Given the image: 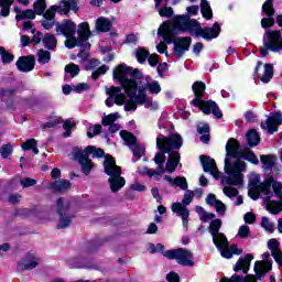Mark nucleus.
Wrapping results in <instances>:
<instances>
[{
	"label": "nucleus",
	"mask_w": 282,
	"mask_h": 282,
	"mask_svg": "<svg viewBox=\"0 0 282 282\" xmlns=\"http://www.w3.org/2000/svg\"><path fill=\"white\" fill-rule=\"evenodd\" d=\"M75 2V0H62L59 4H52L44 13L43 19L41 21V24L43 29L50 30L53 29L56 20V11L61 13L62 15H67L69 13V9L72 4Z\"/></svg>",
	"instance_id": "obj_11"
},
{
	"label": "nucleus",
	"mask_w": 282,
	"mask_h": 282,
	"mask_svg": "<svg viewBox=\"0 0 282 282\" xmlns=\"http://www.w3.org/2000/svg\"><path fill=\"white\" fill-rule=\"evenodd\" d=\"M206 204L208 206H214V208L217 209V197H216V195L214 193H209V195H207Z\"/></svg>",
	"instance_id": "obj_61"
},
{
	"label": "nucleus",
	"mask_w": 282,
	"mask_h": 282,
	"mask_svg": "<svg viewBox=\"0 0 282 282\" xmlns=\"http://www.w3.org/2000/svg\"><path fill=\"white\" fill-rule=\"evenodd\" d=\"M32 33H33L32 42L34 44H41V42L44 44V33H42L41 31L36 32V29H32Z\"/></svg>",
	"instance_id": "obj_53"
},
{
	"label": "nucleus",
	"mask_w": 282,
	"mask_h": 282,
	"mask_svg": "<svg viewBox=\"0 0 282 282\" xmlns=\"http://www.w3.org/2000/svg\"><path fill=\"white\" fill-rule=\"evenodd\" d=\"M89 147H86V149H74L73 151V155L75 158V160H77L82 166V172L84 173V175H89L93 166H94V162H91V160L89 159V155L93 154L91 152L87 151Z\"/></svg>",
	"instance_id": "obj_15"
},
{
	"label": "nucleus",
	"mask_w": 282,
	"mask_h": 282,
	"mask_svg": "<svg viewBox=\"0 0 282 282\" xmlns=\"http://www.w3.org/2000/svg\"><path fill=\"white\" fill-rule=\"evenodd\" d=\"M101 129H102L101 124H91L90 127H88V130H87L88 138H94V135H98Z\"/></svg>",
	"instance_id": "obj_52"
},
{
	"label": "nucleus",
	"mask_w": 282,
	"mask_h": 282,
	"mask_svg": "<svg viewBox=\"0 0 282 282\" xmlns=\"http://www.w3.org/2000/svg\"><path fill=\"white\" fill-rule=\"evenodd\" d=\"M195 99H193L192 105L199 107L204 113H214L216 118H223V111L216 101H203V96L206 91V84L204 82H195L192 86Z\"/></svg>",
	"instance_id": "obj_10"
},
{
	"label": "nucleus",
	"mask_w": 282,
	"mask_h": 282,
	"mask_svg": "<svg viewBox=\"0 0 282 282\" xmlns=\"http://www.w3.org/2000/svg\"><path fill=\"white\" fill-rule=\"evenodd\" d=\"M246 138H247V143L250 147H257V144H259V142L261 141V138L257 129H250L249 131H247Z\"/></svg>",
	"instance_id": "obj_38"
},
{
	"label": "nucleus",
	"mask_w": 282,
	"mask_h": 282,
	"mask_svg": "<svg viewBox=\"0 0 282 282\" xmlns=\"http://www.w3.org/2000/svg\"><path fill=\"white\" fill-rule=\"evenodd\" d=\"M167 26H175V17L173 19V22H163V24L160 26V29L158 30V35H161V37H163L164 42H160V44L156 45V50L159 53H165L167 51V46L166 44H173V42H169L167 40H165L164 35L166 33V29Z\"/></svg>",
	"instance_id": "obj_24"
},
{
	"label": "nucleus",
	"mask_w": 282,
	"mask_h": 282,
	"mask_svg": "<svg viewBox=\"0 0 282 282\" xmlns=\"http://www.w3.org/2000/svg\"><path fill=\"white\" fill-rule=\"evenodd\" d=\"M122 140L130 147L132 154L137 160H140L145 153V147L137 143V137L130 131L122 130L120 131Z\"/></svg>",
	"instance_id": "obj_16"
},
{
	"label": "nucleus",
	"mask_w": 282,
	"mask_h": 282,
	"mask_svg": "<svg viewBox=\"0 0 282 282\" xmlns=\"http://www.w3.org/2000/svg\"><path fill=\"white\" fill-rule=\"evenodd\" d=\"M12 153H13V147L10 143L2 144V147L0 148V154L3 159L9 158L10 155H12Z\"/></svg>",
	"instance_id": "obj_51"
},
{
	"label": "nucleus",
	"mask_w": 282,
	"mask_h": 282,
	"mask_svg": "<svg viewBox=\"0 0 282 282\" xmlns=\"http://www.w3.org/2000/svg\"><path fill=\"white\" fill-rule=\"evenodd\" d=\"M163 257L166 259H175L176 263L178 265L184 267H194V256L192 251H188V249H166V251H163Z\"/></svg>",
	"instance_id": "obj_14"
},
{
	"label": "nucleus",
	"mask_w": 282,
	"mask_h": 282,
	"mask_svg": "<svg viewBox=\"0 0 282 282\" xmlns=\"http://www.w3.org/2000/svg\"><path fill=\"white\" fill-rule=\"evenodd\" d=\"M43 45L48 50V53L50 51H54V48L57 46L56 36L52 33H46V35H43Z\"/></svg>",
	"instance_id": "obj_37"
},
{
	"label": "nucleus",
	"mask_w": 282,
	"mask_h": 282,
	"mask_svg": "<svg viewBox=\"0 0 282 282\" xmlns=\"http://www.w3.org/2000/svg\"><path fill=\"white\" fill-rule=\"evenodd\" d=\"M145 89L149 90L151 94H160V91L162 90L161 84L155 79H152V77L150 76L145 77Z\"/></svg>",
	"instance_id": "obj_36"
},
{
	"label": "nucleus",
	"mask_w": 282,
	"mask_h": 282,
	"mask_svg": "<svg viewBox=\"0 0 282 282\" xmlns=\"http://www.w3.org/2000/svg\"><path fill=\"white\" fill-rule=\"evenodd\" d=\"M51 59H52V55H51L50 51H44L43 48L37 51L39 64H42V65L48 64L51 62Z\"/></svg>",
	"instance_id": "obj_45"
},
{
	"label": "nucleus",
	"mask_w": 282,
	"mask_h": 282,
	"mask_svg": "<svg viewBox=\"0 0 282 282\" xmlns=\"http://www.w3.org/2000/svg\"><path fill=\"white\" fill-rule=\"evenodd\" d=\"M112 22L109 18H105L101 15L100 18H97L95 28L98 33H108L112 29Z\"/></svg>",
	"instance_id": "obj_32"
},
{
	"label": "nucleus",
	"mask_w": 282,
	"mask_h": 282,
	"mask_svg": "<svg viewBox=\"0 0 282 282\" xmlns=\"http://www.w3.org/2000/svg\"><path fill=\"white\" fill-rule=\"evenodd\" d=\"M34 13L37 15H44L46 9V1L45 0H36L33 4Z\"/></svg>",
	"instance_id": "obj_47"
},
{
	"label": "nucleus",
	"mask_w": 282,
	"mask_h": 282,
	"mask_svg": "<svg viewBox=\"0 0 282 282\" xmlns=\"http://www.w3.org/2000/svg\"><path fill=\"white\" fill-rule=\"evenodd\" d=\"M17 11V15L15 19L17 20H34V18H36L35 11H33V9H26L25 11H19L18 8H15Z\"/></svg>",
	"instance_id": "obj_41"
},
{
	"label": "nucleus",
	"mask_w": 282,
	"mask_h": 282,
	"mask_svg": "<svg viewBox=\"0 0 282 282\" xmlns=\"http://www.w3.org/2000/svg\"><path fill=\"white\" fill-rule=\"evenodd\" d=\"M240 144L236 138H229L226 144L225 172L232 177H242V173L247 169L246 162L235 160L232 163L230 158H239Z\"/></svg>",
	"instance_id": "obj_8"
},
{
	"label": "nucleus",
	"mask_w": 282,
	"mask_h": 282,
	"mask_svg": "<svg viewBox=\"0 0 282 282\" xmlns=\"http://www.w3.org/2000/svg\"><path fill=\"white\" fill-rule=\"evenodd\" d=\"M268 249L270 250L275 263H278V265H282V249L280 241H278V239H270L268 241Z\"/></svg>",
	"instance_id": "obj_26"
},
{
	"label": "nucleus",
	"mask_w": 282,
	"mask_h": 282,
	"mask_svg": "<svg viewBox=\"0 0 282 282\" xmlns=\"http://www.w3.org/2000/svg\"><path fill=\"white\" fill-rule=\"evenodd\" d=\"M57 206V215L59 217V223L57 224L58 229L68 228L75 217V213H73L70 208L69 199L65 197H59L56 202Z\"/></svg>",
	"instance_id": "obj_13"
},
{
	"label": "nucleus",
	"mask_w": 282,
	"mask_h": 282,
	"mask_svg": "<svg viewBox=\"0 0 282 282\" xmlns=\"http://www.w3.org/2000/svg\"><path fill=\"white\" fill-rule=\"evenodd\" d=\"M104 169L105 173L109 175V177H121L122 169L118 166L116 160L111 155H106L104 160Z\"/></svg>",
	"instance_id": "obj_22"
},
{
	"label": "nucleus",
	"mask_w": 282,
	"mask_h": 282,
	"mask_svg": "<svg viewBox=\"0 0 282 282\" xmlns=\"http://www.w3.org/2000/svg\"><path fill=\"white\" fill-rule=\"evenodd\" d=\"M166 280L169 282H180V274L175 271H170V273L166 275Z\"/></svg>",
	"instance_id": "obj_63"
},
{
	"label": "nucleus",
	"mask_w": 282,
	"mask_h": 282,
	"mask_svg": "<svg viewBox=\"0 0 282 282\" xmlns=\"http://www.w3.org/2000/svg\"><path fill=\"white\" fill-rule=\"evenodd\" d=\"M68 265L74 267V268H93L94 267V262H91V260H89V258H83V256H78V258H69L68 259Z\"/></svg>",
	"instance_id": "obj_33"
},
{
	"label": "nucleus",
	"mask_w": 282,
	"mask_h": 282,
	"mask_svg": "<svg viewBox=\"0 0 282 282\" xmlns=\"http://www.w3.org/2000/svg\"><path fill=\"white\" fill-rule=\"evenodd\" d=\"M243 177H223L221 185L227 197H237L238 191L235 186H242Z\"/></svg>",
	"instance_id": "obj_17"
},
{
	"label": "nucleus",
	"mask_w": 282,
	"mask_h": 282,
	"mask_svg": "<svg viewBox=\"0 0 282 282\" xmlns=\"http://www.w3.org/2000/svg\"><path fill=\"white\" fill-rule=\"evenodd\" d=\"M80 73L79 66L77 64H67L65 66V78L66 79H74V77H77Z\"/></svg>",
	"instance_id": "obj_39"
},
{
	"label": "nucleus",
	"mask_w": 282,
	"mask_h": 282,
	"mask_svg": "<svg viewBox=\"0 0 282 282\" xmlns=\"http://www.w3.org/2000/svg\"><path fill=\"white\" fill-rule=\"evenodd\" d=\"M200 11H202L203 18H206L207 20H212L213 9L208 0H200Z\"/></svg>",
	"instance_id": "obj_42"
},
{
	"label": "nucleus",
	"mask_w": 282,
	"mask_h": 282,
	"mask_svg": "<svg viewBox=\"0 0 282 282\" xmlns=\"http://www.w3.org/2000/svg\"><path fill=\"white\" fill-rule=\"evenodd\" d=\"M75 122H73V120H65L64 122V129H65V132H64V135L65 138H68L72 133V128L74 127Z\"/></svg>",
	"instance_id": "obj_58"
},
{
	"label": "nucleus",
	"mask_w": 282,
	"mask_h": 282,
	"mask_svg": "<svg viewBox=\"0 0 282 282\" xmlns=\"http://www.w3.org/2000/svg\"><path fill=\"white\" fill-rule=\"evenodd\" d=\"M258 191L263 193L267 197H273L274 193L276 197L280 198L279 202L273 199L267 202V210H269L271 215H279L282 212V183L276 182L274 177H267L264 182L258 185Z\"/></svg>",
	"instance_id": "obj_9"
},
{
	"label": "nucleus",
	"mask_w": 282,
	"mask_h": 282,
	"mask_svg": "<svg viewBox=\"0 0 282 282\" xmlns=\"http://www.w3.org/2000/svg\"><path fill=\"white\" fill-rule=\"evenodd\" d=\"M184 144L183 137L180 133H171V135H164L160 133L156 138V147L159 152L155 154L154 162L158 164V169H148L143 166L139 169L140 175H162V173H174L177 169L181 160V153L177 151L182 149Z\"/></svg>",
	"instance_id": "obj_1"
},
{
	"label": "nucleus",
	"mask_w": 282,
	"mask_h": 282,
	"mask_svg": "<svg viewBox=\"0 0 282 282\" xmlns=\"http://www.w3.org/2000/svg\"><path fill=\"white\" fill-rule=\"evenodd\" d=\"M261 227L267 231V232H274L275 231V226L272 221H270L269 217H262L261 219Z\"/></svg>",
	"instance_id": "obj_48"
},
{
	"label": "nucleus",
	"mask_w": 282,
	"mask_h": 282,
	"mask_svg": "<svg viewBox=\"0 0 282 282\" xmlns=\"http://www.w3.org/2000/svg\"><path fill=\"white\" fill-rule=\"evenodd\" d=\"M262 66V62H258L257 66H256V75H258L259 79L263 83V84H269L274 75V68L272 64H265L264 65V70H263V75L259 74V69Z\"/></svg>",
	"instance_id": "obj_27"
},
{
	"label": "nucleus",
	"mask_w": 282,
	"mask_h": 282,
	"mask_svg": "<svg viewBox=\"0 0 282 282\" xmlns=\"http://www.w3.org/2000/svg\"><path fill=\"white\" fill-rule=\"evenodd\" d=\"M163 1H164V7L160 9ZM155 9H159V13L162 18H171V15H173L174 13L172 7H169L167 0H155Z\"/></svg>",
	"instance_id": "obj_34"
},
{
	"label": "nucleus",
	"mask_w": 282,
	"mask_h": 282,
	"mask_svg": "<svg viewBox=\"0 0 282 282\" xmlns=\"http://www.w3.org/2000/svg\"><path fill=\"white\" fill-rule=\"evenodd\" d=\"M238 237L248 239V237H250V226H240L238 229Z\"/></svg>",
	"instance_id": "obj_54"
},
{
	"label": "nucleus",
	"mask_w": 282,
	"mask_h": 282,
	"mask_svg": "<svg viewBox=\"0 0 282 282\" xmlns=\"http://www.w3.org/2000/svg\"><path fill=\"white\" fill-rule=\"evenodd\" d=\"M87 151L91 153L93 158H102L105 155L104 149H97L96 147H88Z\"/></svg>",
	"instance_id": "obj_56"
},
{
	"label": "nucleus",
	"mask_w": 282,
	"mask_h": 282,
	"mask_svg": "<svg viewBox=\"0 0 282 282\" xmlns=\"http://www.w3.org/2000/svg\"><path fill=\"white\" fill-rule=\"evenodd\" d=\"M17 67L21 73H31V70H34V55H30L29 57H20L17 62Z\"/></svg>",
	"instance_id": "obj_28"
},
{
	"label": "nucleus",
	"mask_w": 282,
	"mask_h": 282,
	"mask_svg": "<svg viewBox=\"0 0 282 282\" xmlns=\"http://www.w3.org/2000/svg\"><path fill=\"white\" fill-rule=\"evenodd\" d=\"M119 117H120V113L119 112H115V113H108V116H105L102 118V124L104 126L109 124V132L110 133H116L117 131H119V129H121V124L116 122V120Z\"/></svg>",
	"instance_id": "obj_30"
},
{
	"label": "nucleus",
	"mask_w": 282,
	"mask_h": 282,
	"mask_svg": "<svg viewBox=\"0 0 282 282\" xmlns=\"http://www.w3.org/2000/svg\"><path fill=\"white\" fill-rule=\"evenodd\" d=\"M45 188L53 191V193H63L70 188V182H68V180H56L55 182H48V184L45 185Z\"/></svg>",
	"instance_id": "obj_31"
},
{
	"label": "nucleus",
	"mask_w": 282,
	"mask_h": 282,
	"mask_svg": "<svg viewBox=\"0 0 282 282\" xmlns=\"http://www.w3.org/2000/svg\"><path fill=\"white\" fill-rule=\"evenodd\" d=\"M197 131L202 135H204L206 132L210 131V127H209L208 122H199L197 124Z\"/></svg>",
	"instance_id": "obj_60"
},
{
	"label": "nucleus",
	"mask_w": 282,
	"mask_h": 282,
	"mask_svg": "<svg viewBox=\"0 0 282 282\" xmlns=\"http://www.w3.org/2000/svg\"><path fill=\"white\" fill-rule=\"evenodd\" d=\"M22 149L24 151H29L30 149H32L33 153H35V154H37L40 152V150L37 148V140H35V138H30L25 142H23Z\"/></svg>",
	"instance_id": "obj_44"
},
{
	"label": "nucleus",
	"mask_w": 282,
	"mask_h": 282,
	"mask_svg": "<svg viewBox=\"0 0 282 282\" xmlns=\"http://www.w3.org/2000/svg\"><path fill=\"white\" fill-rule=\"evenodd\" d=\"M110 188L113 193L120 191L126 185L124 177H109Z\"/></svg>",
	"instance_id": "obj_40"
},
{
	"label": "nucleus",
	"mask_w": 282,
	"mask_h": 282,
	"mask_svg": "<svg viewBox=\"0 0 282 282\" xmlns=\"http://www.w3.org/2000/svg\"><path fill=\"white\" fill-rule=\"evenodd\" d=\"M252 259H254V256H252V253H247L245 258H239L234 267L235 271H240L242 269L246 275L234 273L230 278H223L221 282H258V280H262V278H264V275H267L273 268V260L270 251H264L262 260H257L254 263L256 275L248 273Z\"/></svg>",
	"instance_id": "obj_4"
},
{
	"label": "nucleus",
	"mask_w": 282,
	"mask_h": 282,
	"mask_svg": "<svg viewBox=\"0 0 282 282\" xmlns=\"http://www.w3.org/2000/svg\"><path fill=\"white\" fill-rule=\"evenodd\" d=\"M109 97L106 99V105L108 107H113L116 105H124L126 102V95L122 93V86L119 88L112 87L108 90Z\"/></svg>",
	"instance_id": "obj_23"
},
{
	"label": "nucleus",
	"mask_w": 282,
	"mask_h": 282,
	"mask_svg": "<svg viewBox=\"0 0 282 282\" xmlns=\"http://www.w3.org/2000/svg\"><path fill=\"white\" fill-rule=\"evenodd\" d=\"M262 13H265L267 18H262L261 20V26L262 29H270L271 26H274L275 20L273 18L275 13L273 0H265V2L262 4Z\"/></svg>",
	"instance_id": "obj_19"
},
{
	"label": "nucleus",
	"mask_w": 282,
	"mask_h": 282,
	"mask_svg": "<svg viewBox=\"0 0 282 282\" xmlns=\"http://www.w3.org/2000/svg\"><path fill=\"white\" fill-rule=\"evenodd\" d=\"M226 210H227V206L226 204H224V202H221L220 199L216 198V213L218 215H226Z\"/></svg>",
	"instance_id": "obj_55"
},
{
	"label": "nucleus",
	"mask_w": 282,
	"mask_h": 282,
	"mask_svg": "<svg viewBox=\"0 0 282 282\" xmlns=\"http://www.w3.org/2000/svg\"><path fill=\"white\" fill-rule=\"evenodd\" d=\"M166 181L171 186H178L182 191H185L182 202L172 204V213H175L177 217H181L183 227L188 229L191 215L188 206L192 204L195 193L194 191H188V182L186 177H166Z\"/></svg>",
	"instance_id": "obj_7"
},
{
	"label": "nucleus",
	"mask_w": 282,
	"mask_h": 282,
	"mask_svg": "<svg viewBox=\"0 0 282 282\" xmlns=\"http://www.w3.org/2000/svg\"><path fill=\"white\" fill-rule=\"evenodd\" d=\"M0 56H1L3 64H10L14 59V55H12V53H9L8 51H6V48H3L2 46H0Z\"/></svg>",
	"instance_id": "obj_49"
},
{
	"label": "nucleus",
	"mask_w": 282,
	"mask_h": 282,
	"mask_svg": "<svg viewBox=\"0 0 282 282\" xmlns=\"http://www.w3.org/2000/svg\"><path fill=\"white\" fill-rule=\"evenodd\" d=\"M14 0H0V15L7 18L10 15V9L13 4Z\"/></svg>",
	"instance_id": "obj_43"
},
{
	"label": "nucleus",
	"mask_w": 282,
	"mask_h": 282,
	"mask_svg": "<svg viewBox=\"0 0 282 282\" xmlns=\"http://www.w3.org/2000/svg\"><path fill=\"white\" fill-rule=\"evenodd\" d=\"M172 42L174 45V55L177 59H181L192 46V37H176V35H174Z\"/></svg>",
	"instance_id": "obj_18"
},
{
	"label": "nucleus",
	"mask_w": 282,
	"mask_h": 282,
	"mask_svg": "<svg viewBox=\"0 0 282 282\" xmlns=\"http://www.w3.org/2000/svg\"><path fill=\"white\" fill-rule=\"evenodd\" d=\"M256 220H257V217H256V215H253V213H246V215H245L246 224H254Z\"/></svg>",
	"instance_id": "obj_64"
},
{
	"label": "nucleus",
	"mask_w": 282,
	"mask_h": 282,
	"mask_svg": "<svg viewBox=\"0 0 282 282\" xmlns=\"http://www.w3.org/2000/svg\"><path fill=\"white\" fill-rule=\"evenodd\" d=\"M135 101L139 105H144L148 109H159L158 101H151L147 95V86L138 89V97H135Z\"/></svg>",
	"instance_id": "obj_25"
},
{
	"label": "nucleus",
	"mask_w": 282,
	"mask_h": 282,
	"mask_svg": "<svg viewBox=\"0 0 282 282\" xmlns=\"http://www.w3.org/2000/svg\"><path fill=\"white\" fill-rule=\"evenodd\" d=\"M128 75H131L134 79H142L143 75L138 68H134L133 70L130 66L124 65L117 66L113 70V79H117L120 83L129 97L128 100L126 97L124 109L126 111H132L140 105L135 99V96H139V93L137 82H134V79H129Z\"/></svg>",
	"instance_id": "obj_6"
},
{
	"label": "nucleus",
	"mask_w": 282,
	"mask_h": 282,
	"mask_svg": "<svg viewBox=\"0 0 282 282\" xmlns=\"http://www.w3.org/2000/svg\"><path fill=\"white\" fill-rule=\"evenodd\" d=\"M261 162L267 173L273 171L276 166V158L274 155H261Z\"/></svg>",
	"instance_id": "obj_35"
},
{
	"label": "nucleus",
	"mask_w": 282,
	"mask_h": 282,
	"mask_svg": "<svg viewBox=\"0 0 282 282\" xmlns=\"http://www.w3.org/2000/svg\"><path fill=\"white\" fill-rule=\"evenodd\" d=\"M75 122H73V120H65L64 122V129H65V132H64V135L65 138H68L72 133V128L74 127Z\"/></svg>",
	"instance_id": "obj_57"
},
{
	"label": "nucleus",
	"mask_w": 282,
	"mask_h": 282,
	"mask_svg": "<svg viewBox=\"0 0 282 282\" xmlns=\"http://www.w3.org/2000/svg\"><path fill=\"white\" fill-rule=\"evenodd\" d=\"M282 122V112L281 111H273L261 122V128L265 129L268 133H274L279 130V124Z\"/></svg>",
	"instance_id": "obj_21"
},
{
	"label": "nucleus",
	"mask_w": 282,
	"mask_h": 282,
	"mask_svg": "<svg viewBox=\"0 0 282 282\" xmlns=\"http://www.w3.org/2000/svg\"><path fill=\"white\" fill-rule=\"evenodd\" d=\"M149 53L148 51H145V48H138L135 56H137V61L139 62V64H144V62H147L148 57H149Z\"/></svg>",
	"instance_id": "obj_50"
},
{
	"label": "nucleus",
	"mask_w": 282,
	"mask_h": 282,
	"mask_svg": "<svg viewBox=\"0 0 282 282\" xmlns=\"http://www.w3.org/2000/svg\"><path fill=\"white\" fill-rule=\"evenodd\" d=\"M40 258L36 256V253H26L25 258H22L20 260L18 267L19 269L25 270V269H35V267L40 263Z\"/></svg>",
	"instance_id": "obj_29"
},
{
	"label": "nucleus",
	"mask_w": 282,
	"mask_h": 282,
	"mask_svg": "<svg viewBox=\"0 0 282 282\" xmlns=\"http://www.w3.org/2000/svg\"><path fill=\"white\" fill-rule=\"evenodd\" d=\"M269 51L272 53H281L282 51V34L281 31H265L263 35V46L260 48L262 57L269 55Z\"/></svg>",
	"instance_id": "obj_12"
},
{
	"label": "nucleus",
	"mask_w": 282,
	"mask_h": 282,
	"mask_svg": "<svg viewBox=\"0 0 282 282\" xmlns=\"http://www.w3.org/2000/svg\"><path fill=\"white\" fill-rule=\"evenodd\" d=\"M186 14L175 15L174 26H166L164 39L167 42H173V37L177 35V31L191 33V35H196V37H203L204 40H207V42L219 37L221 31L219 22H215L214 26H205V29H202L198 20H193L191 18V15H197L199 11L198 4L186 7Z\"/></svg>",
	"instance_id": "obj_2"
},
{
	"label": "nucleus",
	"mask_w": 282,
	"mask_h": 282,
	"mask_svg": "<svg viewBox=\"0 0 282 282\" xmlns=\"http://www.w3.org/2000/svg\"><path fill=\"white\" fill-rule=\"evenodd\" d=\"M240 153L245 158V160H249V162H252V164H259V158H257L251 149H243L240 151Z\"/></svg>",
	"instance_id": "obj_46"
},
{
	"label": "nucleus",
	"mask_w": 282,
	"mask_h": 282,
	"mask_svg": "<svg viewBox=\"0 0 282 282\" xmlns=\"http://www.w3.org/2000/svg\"><path fill=\"white\" fill-rule=\"evenodd\" d=\"M89 84H76L75 86H73V91H77L78 94H80V91H87L89 90Z\"/></svg>",
	"instance_id": "obj_62"
},
{
	"label": "nucleus",
	"mask_w": 282,
	"mask_h": 282,
	"mask_svg": "<svg viewBox=\"0 0 282 282\" xmlns=\"http://www.w3.org/2000/svg\"><path fill=\"white\" fill-rule=\"evenodd\" d=\"M55 31L57 35H64L66 48H75L80 46L83 51L78 53L80 59L86 61L89 57V37H91V29L89 22H80L77 26L73 20H64V22H57Z\"/></svg>",
	"instance_id": "obj_3"
},
{
	"label": "nucleus",
	"mask_w": 282,
	"mask_h": 282,
	"mask_svg": "<svg viewBox=\"0 0 282 282\" xmlns=\"http://www.w3.org/2000/svg\"><path fill=\"white\" fill-rule=\"evenodd\" d=\"M195 210L200 221L207 223L214 219L209 224V234L213 237L214 246H216L224 259H232L234 254H241L242 249L237 248V246H230L229 248V241L226 235L220 232L223 226L221 219H215L216 215L214 213H207L203 206H196Z\"/></svg>",
	"instance_id": "obj_5"
},
{
	"label": "nucleus",
	"mask_w": 282,
	"mask_h": 282,
	"mask_svg": "<svg viewBox=\"0 0 282 282\" xmlns=\"http://www.w3.org/2000/svg\"><path fill=\"white\" fill-rule=\"evenodd\" d=\"M36 184V180H34L33 177H23L21 180V185L23 186V188H29L30 186H34Z\"/></svg>",
	"instance_id": "obj_59"
},
{
	"label": "nucleus",
	"mask_w": 282,
	"mask_h": 282,
	"mask_svg": "<svg viewBox=\"0 0 282 282\" xmlns=\"http://www.w3.org/2000/svg\"><path fill=\"white\" fill-rule=\"evenodd\" d=\"M199 161L205 173H208L212 177H221L224 175L220 173L216 160L210 158V155H199Z\"/></svg>",
	"instance_id": "obj_20"
}]
</instances>
